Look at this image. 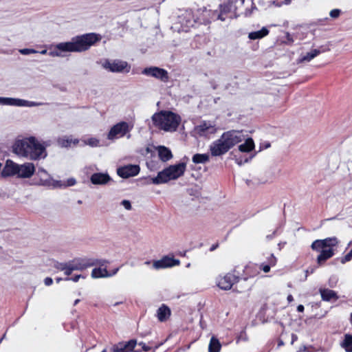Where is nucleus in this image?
<instances>
[{"instance_id": "28", "label": "nucleus", "mask_w": 352, "mask_h": 352, "mask_svg": "<svg viewBox=\"0 0 352 352\" xmlns=\"http://www.w3.org/2000/svg\"><path fill=\"white\" fill-rule=\"evenodd\" d=\"M320 54V51L319 50L314 49L306 53L305 55L302 56L300 58V62H309Z\"/></svg>"}, {"instance_id": "25", "label": "nucleus", "mask_w": 352, "mask_h": 352, "mask_svg": "<svg viewBox=\"0 0 352 352\" xmlns=\"http://www.w3.org/2000/svg\"><path fill=\"white\" fill-rule=\"evenodd\" d=\"M340 346L346 352H352V335L345 334L344 340L340 343Z\"/></svg>"}, {"instance_id": "16", "label": "nucleus", "mask_w": 352, "mask_h": 352, "mask_svg": "<svg viewBox=\"0 0 352 352\" xmlns=\"http://www.w3.org/2000/svg\"><path fill=\"white\" fill-rule=\"evenodd\" d=\"M237 281V277L232 274H227L223 276H220L217 280V285L223 290L231 289L234 283Z\"/></svg>"}, {"instance_id": "11", "label": "nucleus", "mask_w": 352, "mask_h": 352, "mask_svg": "<svg viewBox=\"0 0 352 352\" xmlns=\"http://www.w3.org/2000/svg\"><path fill=\"white\" fill-rule=\"evenodd\" d=\"M0 104L15 107H37L41 105L42 103L19 98L0 97Z\"/></svg>"}, {"instance_id": "17", "label": "nucleus", "mask_w": 352, "mask_h": 352, "mask_svg": "<svg viewBox=\"0 0 352 352\" xmlns=\"http://www.w3.org/2000/svg\"><path fill=\"white\" fill-rule=\"evenodd\" d=\"M140 170V168L138 165L128 164L118 168L117 174L118 176H136Z\"/></svg>"}, {"instance_id": "44", "label": "nucleus", "mask_w": 352, "mask_h": 352, "mask_svg": "<svg viewBox=\"0 0 352 352\" xmlns=\"http://www.w3.org/2000/svg\"><path fill=\"white\" fill-rule=\"evenodd\" d=\"M138 344L142 346V350L144 351H148L151 349V346L146 345L144 342H140Z\"/></svg>"}, {"instance_id": "14", "label": "nucleus", "mask_w": 352, "mask_h": 352, "mask_svg": "<svg viewBox=\"0 0 352 352\" xmlns=\"http://www.w3.org/2000/svg\"><path fill=\"white\" fill-rule=\"evenodd\" d=\"M129 131V124L126 122H121L114 125L109 132L108 138L113 140L118 137H122Z\"/></svg>"}, {"instance_id": "45", "label": "nucleus", "mask_w": 352, "mask_h": 352, "mask_svg": "<svg viewBox=\"0 0 352 352\" xmlns=\"http://www.w3.org/2000/svg\"><path fill=\"white\" fill-rule=\"evenodd\" d=\"M276 263V257L272 254L271 255V258L269 259V265L270 266L272 265V266H274Z\"/></svg>"}, {"instance_id": "41", "label": "nucleus", "mask_w": 352, "mask_h": 352, "mask_svg": "<svg viewBox=\"0 0 352 352\" xmlns=\"http://www.w3.org/2000/svg\"><path fill=\"white\" fill-rule=\"evenodd\" d=\"M285 38H286V41H285V43L286 44L291 45L294 43V38L289 33H288V32L286 33Z\"/></svg>"}, {"instance_id": "61", "label": "nucleus", "mask_w": 352, "mask_h": 352, "mask_svg": "<svg viewBox=\"0 0 352 352\" xmlns=\"http://www.w3.org/2000/svg\"><path fill=\"white\" fill-rule=\"evenodd\" d=\"M78 142V140H75L74 141V144H77Z\"/></svg>"}, {"instance_id": "24", "label": "nucleus", "mask_w": 352, "mask_h": 352, "mask_svg": "<svg viewBox=\"0 0 352 352\" xmlns=\"http://www.w3.org/2000/svg\"><path fill=\"white\" fill-rule=\"evenodd\" d=\"M231 1L234 7V12L235 14V17H237L239 15V14L238 13V10L245 3L248 4H250L252 8H255L252 0H232Z\"/></svg>"}, {"instance_id": "5", "label": "nucleus", "mask_w": 352, "mask_h": 352, "mask_svg": "<svg viewBox=\"0 0 352 352\" xmlns=\"http://www.w3.org/2000/svg\"><path fill=\"white\" fill-rule=\"evenodd\" d=\"M25 183L30 185L43 186L50 188H65L76 184V181L72 177L67 179H60V177H24Z\"/></svg>"}, {"instance_id": "3", "label": "nucleus", "mask_w": 352, "mask_h": 352, "mask_svg": "<svg viewBox=\"0 0 352 352\" xmlns=\"http://www.w3.org/2000/svg\"><path fill=\"white\" fill-rule=\"evenodd\" d=\"M153 124L158 129L168 132L175 131L181 122L179 115L168 111H161L152 116Z\"/></svg>"}, {"instance_id": "43", "label": "nucleus", "mask_w": 352, "mask_h": 352, "mask_svg": "<svg viewBox=\"0 0 352 352\" xmlns=\"http://www.w3.org/2000/svg\"><path fill=\"white\" fill-rule=\"evenodd\" d=\"M121 205L123 206L125 208V209H126L128 210L131 209V202L128 200L122 201Z\"/></svg>"}, {"instance_id": "51", "label": "nucleus", "mask_w": 352, "mask_h": 352, "mask_svg": "<svg viewBox=\"0 0 352 352\" xmlns=\"http://www.w3.org/2000/svg\"><path fill=\"white\" fill-rule=\"evenodd\" d=\"M46 174L47 172L45 170H44L43 168H39L38 169V174Z\"/></svg>"}, {"instance_id": "12", "label": "nucleus", "mask_w": 352, "mask_h": 352, "mask_svg": "<svg viewBox=\"0 0 352 352\" xmlns=\"http://www.w3.org/2000/svg\"><path fill=\"white\" fill-rule=\"evenodd\" d=\"M186 168V164L183 162L169 166L157 173V176H182Z\"/></svg>"}, {"instance_id": "2", "label": "nucleus", "mask_w": 352, "mask_h": 352, "mask_svg": "<svg viewBox=\"0 0 352 352\" xmlns=\"http://www.w3.org/2000/svg\"><path fill=\"white\" fill-rule=\"evenodd\" d=\"M13 151L18 155L36 160L47 156L45 148L34 137L19 140L13 145Z\"/></svg>"}, {"instance_id": "32", "label": "nucleus", "mask_w": 352, "mask_h": 352, "mask_svg": "<svg viewBox=\"0 0 352 352\" xmlns=\"http://www.w3.org/2000/svg\"><path fill=\"white\" fill-rule=\"evenodd\" d=\"M243 181L246 184V185L250 188H254L257 185L261 183H265V181H261L259 177H250L243 179Z\"/></svg>"}, {"instance_id": "40", "label": "nucleus", "mask_w": 352, "mask_h": 352, "mask_svg": "<svg viewBox=\"0 0 352 352\" xmlns=\"http://www.w3.org/2000/svg\"><path fill=\"white\" fill-rule=\"evenodd\" d=\"M340 12H341L340 10L334 9L330 12L329 14L332 18H337L340 16Z\"/></svg>"}, {"instance_id": "60", "label": "nucleus", "mask_w": 352, "mask_h": 352, "mask_svg": "<svg viewBox=\"0 0 352 352\" xmlns=\"http://www.w3.org/2000/svg\"><path fill=\"white\" fill-rule=\"evenodd\" d=\"M290 2H291V0H285V3L286 4L290 3Z\"/></svg>"}, {"instance_id": "31", "label": "nucleus", "mask_w": 352, "mask_h": 352, "mask_svg": "<svg viewBox=\"0 0 352 352\" xmlns=\"http://www.w3.org/2000/svg\"><path fill=\"white\" fill-rule=\"evenodd\" d=\"M234 12V7L231 1L219 5V12L227 15L230 12Z\"/></svg>"}, {"instance_id": "1", "label": "nucleus", "mask_w": 352, "mask_h": 352, "mask_svg": "<svg viewBox=\"0 0 352 352\" xmlns=\"http://www.w3.org/2000/svg\"><path fill=\"white\" fill-rule=\"evenodd\" d=\"M101 40V36L96 33H87L72 38L70 41L56 44L48 54L52 57H63L64 52H82Z\"/></svg>"}, {"instance_id": "49", "label": "nucleus", "mask_w": 352, "mask_h": 352, "mask_svg": "<svg viewBox=\"0 0 352 352\" xmlns=\"http://www.w3.org/2000/svg\"><path fill=\"white\" fill-rule=\"evenodd\" d=\"M226 15H225L223 13H221V12H219V14L217 15V19L220 20L221 21H225L226 19Z\"/></svg>"}, {"instance_id": "7", "label": "nucleus", "mask_w": 352, "mask_h": 352, "mask_svg": "<svg viewBox=\"0 0 352 352\" xmlns=\"http://www.w3.org/2000/svg\"><path fill=\"white\" fill-rule=\"evenodd\" d=\"M95 264L96 263L91 259H76L67 263H60L57 268L64 271L65 274L69 276L74 271H81Z\"/></svg>"}, {"instance_id": "29", "label": "nucleus", "mask_w": 352, "mask_h": 352, "mask_svg": "<svg viewBox=\"0 0 352 352\" xmlns=\"http://www.w3.org/2000/svg\"><path fill=\"white\" fill-rule=\"evenodd\" d=\"M221 345L218 339L212 337L208 346V352H219Z\"/></svg>"}, {"instance_id": "38", "label": "nucleus", "mask_w": 352, "mask_h": 352, "mask_svg": "<svg viewBox=\"0 0 352 352\" xmlns=\"http://www.w3.org/2000/svg\"><path fill=\"white\" fill-rule=\"evenodd\" d=\"M72 140H69V139H60L58 140V142L60 143V144L63 146V147H67V146H69L71 143H72Z\"/></svg>"}, {"instance_id": "64", "label": "nucleus", "mask_w": 352, "mask_h": 352, "mask_svg": "<svg viewBox=\"0 0 352 352\" xmlns=\"http://www.w3.org/2000/svg\"><path fill=\"white\" fill-rule=\"evenodd\" d=\"M350 321L352 323V313L351 314Z\"/></svg>"}, {"instance_id": "46", "label": "nucleus", "mask_w": 352, "mask_h": 352, "mask_svg": "<svg viewBox=\"0 0 352 352\" xmlns=\"http://www.w3.org/2000/svg\"><path fill=\"white\" fill-rule=\"evenodd\" d=\"M44 283L45 285L50 286L53 283V280L50 277H47L44 279Z\"/></svg>"}, {"instance_id": "34", "label": "nucleus", "mask_w": 352, "mask_h": 352, "mask_svg": "<svg viewBox=\"0 0 352 352\" xmlns=\"http://www.w3.org/2000/svg\"><path fill=\"white\" fill-rule=\"evenodd\" d=\"M209 156L207 154H195L192 157V161L195 164L204 163L208 162Z\"/></svg>"}, {"instance_id": "33", "label": "nucleus", "mask_w": 352, "mask_h": 352, "mask_svg": "<svg viewBox=\"0 0 352 352\" xmlns=\"http://www.w3.org/2000/svg\"><path fill=\"white\" fill-rule=\"evenodd\" d=\"M177 177H172V179H176ZM171 177H151L149 181L147 182V184H165L169 182Z\"/></svg>"}, {"instance_id": "52", "label": "nucleus", "mask_w": 352, "mask_h": 352, "mask_svg": "<svg viewBox=\"0 0 352 352\" xmlns=\"http://www.w3.org/2000/svg\"><path fill=\"white\" fill-rule=\"evenodd\" d=\"M188 199H188L186 197L184 199L183 202L184 203V204H186V205H190V203Z\"/></svg>"}, {"instance_id": "4", "label": "nucleus", "mask_w": 352, "mask_h": 352, "mask_svg": "<svg viewBox=\"0 0 352 352\" xmlns=\"http://www.w3.org/2000/svg\"><path fill=\"white\" fill-rule=\"evenodd\" d=\"M339 242L337 237L333 236L324 239H317L312 243L311 249L320 252L317 257V263L319 265H322L327 259L334 255L332 248L337 246Z\"/></svg>"}, {"instance_id": "30", "label": "nucleus", "mask_w": 352, "mask_h": 352, "mask_svg": "<svg viewBox=\"0 0 352 352\" xmlns=\"http://www.w3.org/2000/svg\"><path fill=\"white\" fill-rule=\"evenodd\" d=\"M95 166H90L85 168V174L87 176H109L108 173H96Z\"/></svg>"}, {"instance_id": "27", "label": "nucleus", "mask_w": 352, "mask_h": 352, "mask_svg": "<svg viewBox=\"0 0 352 352\" xmlns=\"http://www.w3.org/2000/svg\"><path fill=\"white\" fill-rule=\"evenodd\" d=\"M254 148V143L251 138L245 140V143L239 145V149L241 152H250Z\"/></svg>"}, {"instance_id": "42", "label": "nucleus", "mask_w": 352, "mask_h": 352, "mask_svg": "<svg viewBox=\"0 0 352 352\" xmlns=\"http://www.w3.org/2000/svg\"><path fill=\"white\" fill-rule=\"evenodd\" d=\"M210 16L211 19L213 20V21H217L218 20L217 19V15L219 14V11H218V10H213V11L210 10Z\"/></svg>"}, {"instance_id": "62", "label": "nucleus", "mask_w": 352, "mask_h": 352, "mask_svg": "<svg viewBox=\"0 0 352 352\" xmlns=\"http://www.w3.org/2000/svg\"><path fill=\"white\" fill-rule=\"evenodd\" d=\"M292 338H293V341H294V340H296V336H294V335H293V336H292Z\"/></svg>"}, {"instance_id": "23", "label": "nucleus", "mask_w": 352, "mask_h": 352, "mask_svg": "<svg viewBox=\"0 0 352 352\" xmlns=\"http://www.w3.org/2000/svg\"><path fill=\"white\" fill-rule=\"evenodd\" d=\"M320 293L323 300L329 301L332 299H338L336 293L333 290L329 289H320Z\"/></svg>"}, {"instance_id": "48", "label": "nucleus", "mask_w": 352, "mask_h": 352, "mask_svg": "<svg viewBox=\"0 0 352 352\" xmlns=\"http://www.w3.org/2000/svg\"><path fill=\"white\" fill-rule=\"evenodd\" d=\"M80 277H82V276L81 275H76L75 276H74V277H72V278H66L65 280H73L74 282H77V281H78V280H79V278H80Z\"/></svg>"}, {"instance_id": "37", "label": "nucleus", "mask_w": 352, "mask_h": 352, "mask_svg": "<svg viewBox=\"0 0 352 352\" xmlns=\"http://www.w3.org/2000/svg\"><path fill=\"white\" fill-rule=\"evenodd\" d=\"M86 144H88L91 146H98L99 145V140L96 138H89L86 142Z\"/></svg>"}, {"instance_id": "57", "label": "nucleus", "mask_w": 352, "mask_h": 352, "mask_svg": "<svg viewBox=\"0 0 352 352\" xmlns=\"http://www.w3.org/2000/svg\"><path fill=\"white\" fill-rule=\"evenodd\" d=\"M162 344V343H160V344H157V345L155 346V349H157V348H159Z\"/></svg>"}, {"instance_id": "18", "label": "nucleus", "mask_w": 352, "mask_h": 352, "mask_svg": "<svg viewBox=\"0 0 352 352\" xmlns=\"http://www.w3.org/2000/svg\"><path fill=\"white\" fill-rule=\"evenodd\" d=\"M137 344L135 340H131L126 342H119L111 349V352H131Z\"/></svg>"}, {"instance_id": "20", "label": "nucleus", "mask_w": 352, "mask_h": 352, "mask_svg": "<svg viewBox=\"0 0 352 352\" xmlns=\"http://www.w3.org/2000/svg\"><path fill=\"white\" fill-rule=\"evenodd\" d=\"M118 270L119 269L117 268L113 271V274H109L105 268H95L92 270L91 276L94 278L109 277L116 274L118 272Z\"/></svg>"}, {"instance_id": "35", "label": "nucleus", "mask_w": 352, "mask_h": 352, "mask_svg": "<svg viewBox=\"0 0 352 352\" xmlns=\"http://www.w3.org/2000/svg\"><path fill=\"white\" fill-rule=\"evenodd\" d=\"M91 184L94 185H105L109 182L111 177H90Z\"/></svg>"}, {"instance_id": "15", "label": "nucleus", "mask_w": 352, "mask_h": 352, "mask_svg": "<svg viewBox=\"0 0 352 352\" xmlns=\"http://www.w3.org/2000/svg\"><path fill=\"white\" fill-rule=\"evenodd\" d=\"M212 156H220L227 153L230 149L222 139V137L214 141L210 148Z\"/></svg>"}, {"instance_id": "53", "label": "nucleus", "mask_w": 352, "mask_h": 352, "mask_svg": "<svg viewBox=\"0 0 352 352\" xmlns=\"http://www.w3.org/2000/svg\"><path fill=\"white\" fill-rule=\"evenodd\" d=\"M287 300L289 302H291L294 300V298L292 296V295L289 294L288 296H287Z\"/></svg>"}, {"instance_id": "50", "label": "nucleus", "mask_w": 352, "mask_h": 352, "mask_svg": "<svg viewBox=\"0 0 352 352\" xmlns=\"http://www.w3.org/2000/svg\"><path fill=\"white\" fill-rule=\"evenodd\" d=\"M297 311H299V312H302L304 311V306L302 305H299L297 307Z\"/></svg>"}, {"instance_id": "6", "label": "nucleus", "mask_w": 352, "mask_h": 352, "mask_svg": "<svg viewBox=\"0 0 352 352\" xmlns=\"http://www.w3.org/2000/svg\"><path fill=\"white\" fill-rule=\"evenodd\" d=\"M34 170L35 168L32 163L19 165L11 160H7L1 176H32Z\"/></svg>"}, {"instance_id": "10", "label": "nucleus", "mask_w": 352, "mask_h": 352, "mask_svg": "<svg viewBox=\"0 0 352 352\" xmlns=\"http://www.w3.org/2000/svg\"><path fill=\"white\" fill-rule=\"evenodd\" d=\"M221 137L222 139L224 140V142L229 149L232 148L236 144L241 142L245 138L241 131L234 130L223 133Z\"/></svg>"}, {"instance_id": "8", "label": "nucleus", "mask_w": 352, "mask_h": 352, "mask_svg": "<svg viewBox=\"0 0 352 352\" xmlns=\"http://www.w3.org/2000/svg\"><path fill=\"white\" fill-rule=\"evenodd\" d=\"M104 69L113 73H125L131 71V65L125 60L120 59L109 60L106 59L102 63Z\"/></svg>"}, {"instance_id": "63", "label": "nucleus", "mask_w": 352, "mask_h": 352, "mask_svg": "<svg viewBox=\"0 0 352 352\" xmlns=\"http://www.w3.org/2000/svg\"><path fill=\"white\" fill-rule=\"evenodd\" d=\"M5 338H6V333H4V334L3 335V336H2V338H1V340H3V339H5Z\"/></svg>"}, {"instance_id": "56", "label": "nucleus", "mask_w": 352, "mask_h": 352, "mask_svg": "<svg viewBox=\"0 0 352 352\" xmlns=\"http://www.w3.org/2000/svg\"><path fill=\"white\" fill-rule=\"evenodd\" d=\"M40 53L41 54H47V50H43L41 51Z\"/></svg>"}, {"instance_id": "22", "label": "nucleus", "mask_w": 352, "mask_h": 352, "mask_svg": "<svg viewBox=\"0 0 352 352\" xmlns=\"http://www.w3.org/2000/svg\"><path fill=\"white\" fill-rule=\"evenodd\" d=\"M157 151L159 157L163 162H167L173 157L170 150L166 146H160L157 148Z\"/></svg>"}, {"instance_id": "26", "label": "nucleus", "mask_w": 352, "mask_h": 352, "mask_svg": "<svg viewBox=\"0 0 352 352\" xmlns=\"http://www.w3.org/2000/svg\"><path fill=\"white\" fill-rule=\"evenodd\" d=\"M268 34L269 30L266 28H263L261 30L249 33L248 38L251 40L260 39L267 36Z\"/></svg>"}, {"instance_id": "9", "label": "nucleus", "mask_w": 352, "mask_h": 352, "mask_svg": "<svg viewBox=\"0 0 352 352\" xmlns=\"http://www.w3.org/2000/svg\"><path fill=\"white\" fill-rule=\"evenodd\" d=\"M142 74L147 76L153 77L163 82H167L169 80L168 72L164 69L155 66L144 68L142 70Z\"/></svg>"}, {"instance_id": "58", "label": "nucleus", "mask_w": 352, "mask_h": 352, "mask_svg": "<svg viewBox=\"0 0 352 352\" xmlns=\"http://www.w3.org/2000/svg\"><path fill=\"white\" fill-rule=\"evenodd\" d=\"M80 302V300L79 299H77L74 301V305H76L78 302Z\"/></svg>"}, {"instance_id": "36", "label": "nucleus", "mask_w": 352, "mask_h": 352, "mask_svg": "<svg viewBox=\"0 0 352 352\" xmlns=\"http://www.w3.org/2000/svg\"><path fill=\"white\" fill-rule=\"evenodd\" d=\"M19 52L23 55H28L30 54L38 53V52L34 49L24 48L19 50Z\"/></svg>"}, {"instance_id": "55", "label": "nucleus", "mask_w": 352, "mask_h": 352, "mask_svg": "<svg viewBox=\"0 0 352 352\" xmlns=\"http://www.w3.org/2000/svg\"><path fill=\"white\" fill-rule=\"evenodd\" d=\"M252 12L250 10H246L245 12V16H250Z\"/></svg>"}, {"instance_id": "47", "label": "nucleus", "mask_w": 352, "mask_h": 352, "mask_svg": "<svg viewBox=\"0 0 352 352\" xmlns=\"http://www.w3.org/2000/svg\"><path fill=\"white\" fill-rule=\"evenodd\" d=\"M261 268L263 270V271L265 273L269 272L270 270V265H261Z\"/></svg>"}, {"instance_id": "59", "label": "nucleus", "mask_w": 352, "mask_h": 352, "mask_svg": "<svg viewBox=\"0 0 352 352\" xmlns=\"http://www.w3.org/2000/svg\"><path fill=\"white\" fill-rule=\"evenodd\" d=\"M61 280H62V278H58L56 279V283H59Z\"/></svg>"}, {"instance_id": "13", "label": "nucleus", "mask_w": 352, "mask_h": 352, "mask_svg": "<svg viewBox=\"0 0 352 352\" xmlns=\"http://www.w3.org/2000/svg\"><path fill=\"white\" fill-rule=\"evenodd\" d=\"M217 131L215 125L210 121H204L200 124L196 126L194 132L199 136L206 137L210 134H214Z\"/></svg>"}, {"instance_id": "54", "label": "nucleus", "mask_w": 352, "mask_h": 352, "mask_svg": "<svg viewBox=\"0 0 352 352\" xmlns=\"http://www.w3.org/2000/svg\"><path fill=\"white\" fill-rule=\"evenodd\" d=\"M198 198H199V195H198V193H197L196 195H194V197L190 199V200L194 201H195V199H198Z\"/></svg>"}, {"instance_id": "39", "label": "nucleus", "mask_w": 352, "mask_h": 352, "mask_svg": "<svg viewBox=\"0 0 352 352\" xmlns=\"http://www.w3.org/2000/svg\"><path fill=\"white\" fill-rule=\"evenodd\" d=\"M352 259V249L351 250L346 254L341 260L342 263H345L346 262L350 261Z\"/></svg>"}, {"instance_id": "21", "label": "nucleus", "mask_w": 352, "mask_h": 352, "mask_svg": "<svg viewBox=\"0 0 352 352\" xmlns=\"http://www.w3.org/2000/svg\"><path fill=\"white\" fill-rule=\"evenodd\" d=\"M170 316V310L167 306L162 305L157 309V317L160 322H164V321L166 320L169 318Z\"/></svg>"}, {"instance_id": "19", "label": "nucleus", "mask_w": 352, "mask_h": 352, "mask_svg": "<svg viewBox=\"0 0 352 352\" xmlns=\"http://www.w3.org/2000/svg\"><path fill=\"white\" fill-rule=\"evenodd\" d=\"M179 264V261L178 260L164 257L161 260L154 261L153 266L155 269H161L178 265Z\"/></svg>"}]
</instances>
